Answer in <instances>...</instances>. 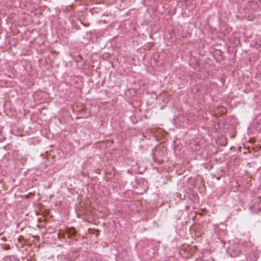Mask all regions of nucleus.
I'll return each mask as SVG.
<instances>
[{"label":"nucleus","instance_id":"0eeeda50","mask_svg":"<svg viewBox=\"0 0 261 261\" xmlns=\"http://www.w3.org/2000/svg\"><path fill=\"white\" fill-rule=\"evenodd\" d=\"M261 1V0H260Z\"/></svg>","mask_w":261,"mask_h":261},{"label":"nucleus","instance_id":"f257e3e1","mask_svg":"<svg viewBox=\"0 0 261 261\" xmlns=\"http://www.w3.org/2000/svg\"><path fill=\"white\" fill-rule=\"evenodd\" d=\"M228 250L230 252V255L232 256H238L241 253V250L238 245L229 247Z\"/></svg>","mask_w":261,"mask_h":261},{"label":"nucleus","instance_id":"423d86ee","mask_svg":"<svg viewBox=\"0 0 261 261\" xmlns=\"http://www.w3.org/2000/svg\"><path fill=\"white\" fill-rule=\"evenodd\" d=\"M70 233L71 234H74L75 233V230L74 229L72 230V231L70 232Z\"/></svg>","mask_w":261,"mask_h":261},{"label":"nucleus","instance_id":"39448f33","mask_svg":"<svg viewBox=\"0 0 261 261\" xmlns=\"http://www.w3.org/2000/svg\"><path fill=\"white\" fill-rule=\"evenodd\" d=\"M260 210V208L259 207H257V209L255 210L254 212L255 213H258Z\"/></svg>","mask_w":261,"mask_h":261},{"label":"nucleus","instance_id":"20e7f679","mask_svg":"<svg viewBox=\"0 0 261 261\" xmlns=\"http://www.w3.org/2000/svg\"><path fill=\"white\" fill-rule=\"evenodd\" d=\"M63 261H72V259L69 255H65L63 257Z\"/></svg>","mask_w":261,"mask_h":261},{"label":"nucleus","instance_id":"7ed1b4c3","mask_svg":"<svg viewBox=\"0 0 261 261\" xmlns=\"http://www.w3.org/2000/svg\"><path fill=\"white\" fill-rule=\"evenodd\" d=\"M255 128L258 131L261 132V118L256 122Z\"/></svg>","mask_w":261,"mask_h":261},{"label":"nucleus","instance_id":"f03ea898","mask_svg":"<svg viewBox=\"0 0 261 261\" xmlns=\"http://www.w3.org/2000/svg\"><path fill=\"white\" fill-rule=\"evenodd\" d=\"M84 261H101L100 257L97 254H89Z\"/></svg>","mask_w":261,"mask_h":261}]
</instances>
